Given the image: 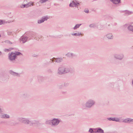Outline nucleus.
I'll use <instances>...</instances> for the list:
<instances>
[{"mask_svg":"<svg viewBox=\"0 0 133 133\" xmlns=\"http://www.w3.org/2000/svg\"><path fill=\"white\" fill-rule=\"evenodd\" d=\"M9 118V116L5 114V118Z\"/></svg>","mask_w":133,"mask_h":133,"instance_id":"obj_23","label":"nucleus"},{"mask_svg":"<svg viewBox=\"0 0 133 133\" xmlns=\"http://www.w3.org/2000/svg\"><path fill=\"white\" fill-rule=\"evenodd\" d=\"M33 3L32 2H31L28 3V4H25V8H28L31 5H33Z\"/></svg>","mask_w":133,"mask_h":133,"instance_id":"obj_7","label":"nucleus"},{"mask_svg":"<svg viewBox=\"0 0 133 133\" xmlns=\"http://www.w3.org/2000/svg\"><path fill=\"white\" fill-rule=\"evenodd\" d=\"M97 132H98L103 133V131L102 129L99 128L97 130Z\"/></svg>","mask_w":133,"mask_h":133,"instance_id":"obj_13","label":"nucleus"},{"mask_svg":"<svg viewBox=\"0 0 133 133\" xmlns=\"http://www.w3.org/2000/svg\"><path fill=\"white\" fill-rule=\"evenodd\" d=\"M89 132H90L91 133H95V132H94L93 130L91 129H89Z\"/></svg>","mask_w":133,"mask_h":133,"instance_id":"obj_19","label":"nucleus"},{"mask_svg":"<svg viewBox=\"0 0 133 133\" xmlns=\"http://www.w3.org/2000/svg\"><path fill=\"white\" fill-rule=\"evenodd\" d=\"M59 121L57 119L54 118L52 120L51 122H50V124L53 125H57L59 123Z\"/></svg>","mask_w":133,"mask_h":133,"instance_id":"obj_3","label":"nucleus"},{"mask_svg":"<svg viewBox=\"0 0 133 133\" xmlns=\"http://www.w3.org/2000/svg\"><path fill=\"white\" fill-rule=\"evenodd\" d=\"M1 35H0V37H1Z\"/></svg>","mask_w":133,"mask_h":133,"instance_id":"obj_32","label":"nucleus"},{"mask_svg":"<svg viewBox=\"0 0 133 133\" xmlns=\"http://www.w3.org/2000/svg\"><path fill=\"white\" fill-rule=\"evenodd\" d=\"M5 114H2L0 115V117L2 118H5Z\"/></svg>","mask_w":133,"mask_h":133,"instance_id":"obj_17","label":"nucleus"},{"mask_svg":"<svg viewBox=\"0 0 133 133\" xmlns=\"http://www.w3.org/2000/svg\"><path fill=\"white\" fill-rule=\"evenodd\" d=\"M107 36L108 38L109 39H111L112 38V36L111 34H108L107 35Z\"/></svg>","mask_w":133,"mask_h":133,"instance_id":"obj_14","label":"nucleus"},{"mask_svg":"<svg viewBox=\"0 0 133 133\" xmlns=\"http://www.w3.org/2000/svg\"><path fill=\"white\" fill-rule=\"evenodd\" d=\"M84 11L86 13H88V10L87 9L85 10Z\"/></svg>","mask_w":133,"mask_h":133,"instance_id":"obj_26","label":"nucleus"},{"mask_svg":"<svg viewBox=\"0 0 133 133\" xmlns=\"http://www.w3.org/2000/svg\"><path fill=\"white\" fill-rule=\"evenodd\" d=\"M128 29L132 31H133V26L130 25L128 27Z\"/></svg>","mask_w":133,"mask_h":133,"instance_id":"obj_12","label":"nucleus"},{"mask_svg":"<svg viewBox=\"0 0 133 133\" xmlns=\"http://www.w3.org/2000/svg\"><path fill=\"white\" fill-rule=\"evenodd\" d=\"M47 18L45 17L43 18H42V19L38 21V23H41L43 22L44 21L46 20H47Z\"/></svg>","mask_w":133,"mask_h":133,"instance_id":"obj_9","label":"nucleus"},{"mask_svg":"<svg viewBox=\"0 0 133 133\" xmlns=\"http://www.w3.org/2000/svg\"><path fill=\"white\" fill-rule=\"evenodd\" d=\"M120 0H110L114 3L115 4H118L120 2Z\"/></svg>","mask_w":133,"mask_h":133,"instance_id":"obj_8","label":"nucleus"},{"mask_svg":"<svg viewBox=\"0 0 133 133\" xmlns=\"http://www.w3.org/2000/svg\"><path fill=\"white\" fill-rule=\"evenodd\" d=\"M129 122H133V119L130 118H127L125 119L123 121V122L125 123H127Z\"/></svg>","mask_w":133,"mask_h":133,"instance_id":"obj_5","label":"nucleus"},{"mask_svg":"<svg viewBox=\"0 0 133 133\" xmlns=\"http://www.w3.org/2000/svg\"><path fill=\"white\" fill-rule=\"evenodd\" d=\"M21 121L23 123L25 124H29L30 125H32L33 124L37 123V122L36 121H34L33 123H31V122L28 119L24 118H22L21 119Z\"/></svg>","mask_w":133,"mask_h":133,"instance_id":"obj_2","label":"nucleus"},{"mask_svg":"<svg viewBox=\"0 0 133 133\" xmlns=\"http://www.w3.org/2000/svg\"><path fill=\"white\" fill-rule=\"evenodd\" d=\"M119 121V119L118 118H115V120H114V121Z\"/></svg>","mask_w":133,"mask_h":133,"instance_id":"obj_25","label":"nucleus"},{"mask_svg":"<svg viewBox=\"0 0 133 133\" xmlns=\"http://www.w3.org/2000/svg\"><path fill=\"white\" fill-rule=\"evenodd\" d=\"M33 3L32 2H31L28 3V4H25V8H28L31 5H33Z\"/></svg>","mask_w":133,"mask_h":133,"instance_id":"obj_6","label":"nucleus"},{"mask_svg":"<svg viewBox=\"0 0 133 133\" xmlns=\"http://www.w3.org/2000/svg\"><path fill=\"white\" fill-rule=\"evenodd\" d=\"M12 74H13V75H15L16 74V73H15V72H13Z\"/></svg>","mask_w":133,"mask_h":133,"instance_id":"obj_28","label":"nucleus"},{"mask_svg":"<svg viewBox=\"0 0 133 133\" xmlns=\"http://www.w3.org/2000/svg\"><path fill=\"white\" fill-rule=\"evenodd\" d=\"M21 55V54L19 52H16L15 53L12 52L9 55V58L11 60H14L16 55Z\"/></svg>","mask_w":133,"mask_h":133,"instance_id":"obj_1","label":"nucleus"},{"mask_svg":"<svg viewBox=\"0 0 133 133\" xmlns=\"http://www.w3.org/2000/svg\"><path fill=\"white\" fill-rule=\"evenodd\" d=\"M109 120L114 121L115 120V118H110L109 119Z\"/></svg>","mask_w":133,"mask_h":133,"instance_id":"obj_20","label":"nucleus"},{"mask_svg":"<svg viewBox=\"0 0 133 133\" xmlns=\"http://www.w3.org/2000/svg\"><path fill=\"white\" fill-rule=\"evenodd\" d=\"M81 25V24L77 25L74 28V29H76L77 28H78Z\"/></svg>","mask_w":133,"mask_h":133,"instance_id":"obj_16","label":"nucleus"},{"mask_svg":"<svg viewBox=\"0 0 133 133\" xmlns=\"http://www.w3.org/2000/svg\"><path fill=\"white\" fill-rule=\"evenodd\" d=\"M73 35H75L79 36V35H80V34H74Z\"/></svg>","mask_w":133,"mask_h":133,"instance_id":"obj_27","label":"nucleus"},{"mask_svg":"<svg viewBox=\"0 0 133 133\" xmlns=\"http://www.w3.org/2000/svg\"><path fill=\"white\" fill-rule=\"evenodd\" d=\"M94 102L92 101H89L86 104L87 107H90L94 104Z\"/></svg>","mask_w":133,"mask_h":133,"instance_id":"obj_4","label":"nucleus"},{"mask_svg":"<svg viewBox=\"0 0 133 133\" xmlns=\"http://www.w3.org/2000/svg\"><path fill=\"white\" fill-rule=\"evenodd\" d=\"M12 49H5V51L6 52H7V51H9L11 50Z\"/></svg>","mask_w":133,"mask_h":133,"instance_id":"obj_22","label":"nucleus"},{"mask_svg":"<svg viewBox=\"0 0 133 133\" xmlns=\"http://www.w3.org/2000/svg\"><path fill=\"white\" fill-rule=\"evenodd\" d=\"M5 22L2 21H0V25L2 24H4Z\"/></svg>","mask_w":133,"mask_h":133,"instance_id":"obj_21","label":"nucleus"},{"mask_svg":"<svg viewBox=\"0 0 133 133\" xmlns=\"http://www.w3.org/2000/svg\"><path fill=\"white\" fill-rule=\"evenodd\" d=\"M55 59L56 62H59L61 61V59L60 58H58Z\"/></svg>","mask_w":133,"mask_h":133,"instance_id":"obj_15","label":"nucleus"},{"mask_svg":"<svg viewBox=\"0 0 133 133\" xmlns=\"http://www.w3.org/2000/svg\"><path fill=\"white\" fill-rule=\"evenodd\" d=\"M46 1V0H40L39 1L40 3H43L44 2H45Z\"/></svg>","mask_w":133,"mask_h":133,"instance_id":"obj_18","label":"nucleus"},{"mask_svg":"<svg viewBox=\"0 0 133 133\" xmlns=\"http://www.w3.org/2000/svg\"><path fill=\"white\" fill-rule=\"evenodd\" d=\"M92 24H91V25H90V26H92Z\"/></svg>","mask_w":133,"mask_h":133,"instance_id":"obj_30","label":"nucleus"},{"mask_svg":"<svg viewBox=\"0 0 133 133\" xmlns=\"http://www.w3.org/2000/svg\"><path fill=\"white\" fill-rule=\"evenodd\" d=\"M61 68H59V71H60V70H61Z\"/></svg>","mask_w":133,"mask_h":133,"instance_id":"obj_29","label":"nucleus"},{"mask_svg":"<svg viewBox=\"0 0 133 133\" xmlns=\"http://www.w3.org/2000/svg\"><path fill=\"white\" fill-rule=\"evenodd\" d=\"M1 54V52H0V55Z\"/></svg>","mask_w":133,"mask_h":133,"instance_id":"obj_31","label":"nucleus"},{"mask_svg":"<svg viewBox=\"0 0 133 133\" xmlns=\"http://www.w3.org/2000/svg\"><path fill=\"white\" fill-rule=\"evenodd\" d=\"M27 40V38L26 37H22L21 38V40L23 42V43L25 42Z\"/></svg>","mask_w":133,"mask_h":133,"instance_id":"obj_11","label":"nucleus"},{"mask_svg":"<svg viewBox=\"0 0 133 133\" xmlns=\"http://www.w3.org/2000/svg\"><path fill=\"white\" fill-rule=\"evenodd\" d=\"M69 5L70 7H74L77 5V4L75 3V2H74L73 1H72V2L70 3Z\"/></svg>","mask_w":133,"mask_h":133,"instance_id":"obj_10","label":"nucleus"},{"mask_svg":"<svg viewBox=\"0 0 133 133\" xmlns=\"http://www.w3.org/2000/svg\"><path fill=\"white\" fill-rule=\"evenodd\" d=\"M20 7L21 8H25V5H22L20 6Z\"/></svg>","mask_w":133,"mask_h":133,"instance_id":"obj_24","label":"nucleus"}]
</instances>
